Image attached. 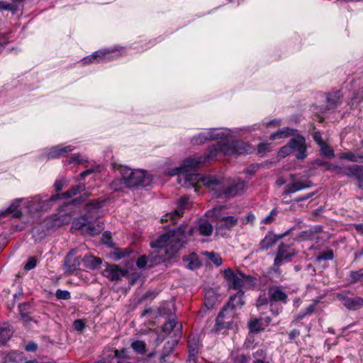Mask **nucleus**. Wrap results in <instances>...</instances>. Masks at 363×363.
Listing matches in <instances>:
<instances>
[{"instance_id": "nucleus-30", "label": "nucleus", "mask_w": 363, "mask_h": 363, "mask_svg": "<svg viewBox=\"0 0 363 363\" xmlns=\"http://www.w3.org/2000/svg\"><path fill=\"white\" fill-rule=\"evenodd\" d=\"M248 328L250 333L257 334L265 330L262 318L251 319L248 323Z\"/></svg>"}, {"instance_id": "nucleus-4", "label": "nucleus", "mask_w": 363, "mask_h": 363, "mask_svg": "<svg viewBox=\"0 0 363 363\" xmlns=\"http://www.w3.org/2000/svg\"><path fill=\"white\" fill-rule=\"evenodd\" d=\"M293 152H296L297 160H303L308 156L306 138L298 132L279 149L278 153L279 156L286 157Z\"/></svg>"}, {"instance_id": "nucleus-10", "label": "nucleus", "mask_w": 363, "mask_h": 363, "mask_svg": "<svg viewBox=\"0 0 363 363\" xmlns=\"http://www.w3.org/2000/svg\"><path fill=\"white\" fill-rule=\"evenodd\" d=\"M214 213V220L217 222L216 233L222 237L227 236V232L231 231L238 223V219L233 216H222L216 213Z\"/></svg>"}, {"instance_id": "nucleus-6", "label": "nucleus", "mask_w": 363, "mask_h": 363, "mask_svg": "<svg viewBox=\"0 0 363 363\" xmlns=\"http://www.w3.org/2000/svg\"><path fill=\"white\" fill-rule=\"evenodd\" d=\"M58 194L48 195H36L28 202L30 211L33 212H47L52 209L60 201Z\"/></svg>"}, {"instance_id": "nucleus-29", "label": "nucleus", "mask_w": 363, "mask_h": 363, "mask_svg": "<svg viewBox=\"0 0 363 363\" xmlns=\"http://www.w3.org/2000/svg\"><path fill=\"white\" fill-rule=\"evenodd\" d=\"M182 260L184 262L186 263V268L189 269L195 270L201 267L199 257L195 252H191L188 255L184 256Z\"/></svg>"}, {"instance_id": "nucleus-2", "label": "nucleus", "mask_w": 363, "mask_h": 363, "mask_svg": "<svg viewBox=\"0 0 363 363\" xmlns=\"http://www.w3.org/2000/svg\"><path fill=\"white\" fill-rule=\"evenodd\" d=\"M102 201L99 199H93L85 204V213L75 218L72 222V227L75 230L84 231L90 235H99L103 230V223L99 222L97 226L91 223L99 217V210L102 208Z\"/></svg>"}, {"instance_id": "nucleus-31", "label": "nucleus", "mask_w": 363, "mask_h": 363, "mask_svg": "<svg viewBox=\"0 0 363 363\" xmlns=\"http://www.w3.org/2000/svg\"><path fill=\"white\" fill-rule=\"evenodd\" d=\"M218 298V294H216L213 289H208L206 291L204 296V305L208 309L213 308Z\"/></svg>"}, {"instance_id": "nucleus-37", "label": "nucleus", "mask_w": 363, "mask_h": 363, "mask_svg": "<svg viewBox=\"0 0 363 363\" xmlns=\"http://www.w3.org/2000/svg\"><path fill=\"white\" fill-rule=\"evenodd\" d=\"M131 250L128 248H120L117 247L113 252L111 256L114 260H120L125 257L130 255Z\"/></svg>"}, {"instance_id": "nucleus-42", "label": "nucleus", "mask_w": 363, "mask_h": 363, "mask_svg": "<svg viewBox=\"0 0 363 363\" xmlns=\"http://www.w3.org/2000/svg\"><path fill=\"white\" fill-rule=\"evenodd\" d=\"M350 284H356L359 281H363V269L357 271H351L350 272Z\"/></svg>"}, {"instance_id": "nucleus-27", "label": "nucleus", "mask_w": 363, "mask_h": 363, "mask_svg": "<svg viewBox=\"0 0 363 363\" xmlns=\"http://www.w3.org/2000/svg\"><path fill=\"white\" fill-rule=\"evenodd\" d=\"M298 132V130L296 128L284 127L281 129H279L277 131L272 133L269 136V140L274 141L277 139L294 137Z\"/></svg>"}, {"instance_id": "nucleus-51", "label": "nucleus", "mask_w": 363, "mask_h": 363, "mask_svg": "<svg viewBox=\"0 0 363 363\" xmlns=\"http://www.w3.org/2000/svg\"><path fill=\"white\" fill-rule=\"evenodd\" d=\"M55 296L57 300H69L71 298V294L67 290L57 289Z\"/></svg>"}, {"instance_id": "nucleus-20", "label": "nucleus", "mask_w": 363, "mask_h": 363, "mask_svg": "<svg viewBox=\"0 0 363 363\" xmlns=\"http://www.w3.org/2000/svg\"><path fill=\"white\" fill-rule=\"evenodd\" d=\"M223 276L228 282V288L234 290H242L243 280L238 277L231 268L224 270Z\"/></svg>"}, {"instance_id": "nucleus-24", "label": "nucleus", "mask_w": 363, "mask_h": 363, "mask_svg": "<svg viewBox=\"0 0 363 363\" xmlns=\"http://www.w3.org/2000/svg\"><path fill=\"white\" fill-rule=\"evenodd\" d=\"M74 150L72 145L64 146L63 145H58L51 147L48 153L49 159H56L61 157H65L68 153Z\"/></svg>"}, {"instance_id": "nucleus-7", "label": "nucleus", "mask_w": 363, "mask_h": 363, "mask_svg": "<svg viewBox=\"0 0 363 363\" xmlns=\"http://www.w3.org/2000/svg\"><path fill=\"white\" fill-rule=\"evenodd\" d=\"M246 188L247 184L245 181H233L229 185L223 186L220 189L216 191L213 196L218 199H229L241 195Z\"/></svg>"}, {"instance_id": "nucleus-5", "label": "nucleus", "mask_w": 363, "mask_h": 363, "mask_svg": "<svg viewBox=\"0 0 363 363\" xmlns=\"http://www.w3.org/2000/svg\"><path fill=\"white\" fill-rule=\"evenodd\" d=\"M297 254L298 250L295 248L294 244L281 242L276 252L273 264L269 269V272L279 276L281 275L280 267L285 262H290Z\"/></svg>"}, {"instance_id": "nucleus-33", "label": "nucleus", "mask_w": 363, "mask_h": 363, "mask_svg": "<svg viewBox=\"0 0 363 363\" xmlns=\"http://www.w3.org/2000/svg\"><path fill=\"white\" fill-rule=\"evenodd\" d=\"M18 203H12L6 210L0 211V218L5 217L11 213L13 214L14 218H20L22 216V212L21 210H18Z\"/></svg>"}, {"instance_id": "nucleus-59", "label": "nucleus", "mask_w": 363, "mask_h": 363, "mask_svg": "<svg viewBox=\"0 0 363 363\" xmlns=\"http://www.w3.org/2000/svg\"><path fill=\"white\" fill-rule=\"evenodd\" d=\"M314 235V231L312 230H304L300 233L298 238L302 240H312Z\"/></svg>"}, {"instance_id": "nucleus-28", "label": "nucleus", "mask_w": 363, "mask_h": 363, "mask_svg": "<svg viewBox=\"0 0 363 363\" xmlns=\"http://www.w3.org/2000/svg\"><path fill=\"white\" fill-rule=\"evenodd\" d=\"M86 189V185L83 182H79L76 185L72 186L67 191L58 194L60 196V199H69L74 196H77L79 194L84 191Z\"/></svg>"}, {"instance_id": "nucleus-54", "label": "nucleus", "mask_w": 363, "mask_h": 363, "mask_svg": "<svg viewBox=\"0 0 363 363\" xmlns=\"http://www.w3.org/2000/svg\"><path fill=\"white\" fill-rule=\"evenodd\" d=\"M74 329L79 333H82L86 328V323L83 319H77L73 322Z\"/></svg>"}, {"instance_id": "nucleus-12", "label": "nucleus", "mask_w": 363, "mask_h": 363, "mask_svg": "<svg viewBox=\"0 0 363 363\" xmlns=\"http://www.w3.org/2000/svg\"><path fill=\"white\" fill-rule=\"evenodd\" d=\"M204 164L203 157L201 155H194L185 159L179 167L175 169L174 174H186L192 171H196Z\"/></svg>"}, {"instance_id": "nucleus-9", "label": "nucleus", "mask_w": 363, "mask_h": 363, "mask_svg": "<svg viewBox=\"0 0 363 363\" xmlns=\"http://www.w3.org/2000/svg\"><path fill=\"white\" fill-rule=\"evenodd\" d=\"M234 315L232 311H227L225 308H221L218 313L215 324L212 328V332L218 334L224 333L225 332L233 328Z\"/></svg>"}, {"instance_id": "nucleus-43", "label": "nucleus", "mask_w": 363, "mask_h": 363, "mask_svg": "<svg viewBox=\"0 0 363 363\" xmlns=\"http://www.w3.org/2000/svg\"><path fill=\"white\" fill-rule=\"evenodd\" d=\"M279 213V210L278 208L276 207V208H274L262 220H261V223H263V224H265V225H269L271 223H272L277 215Z\"/></svg>"}, {"instance_id": "nucleus-63", "label": "nucleus", "mask_w": 363, "mask_h": 363, "mask_svg": "<svg viewBox=\"0 0 363 363\" xmlns=\"http://www.w3.org/2000/svg\"><path fill=\"white\" fill-rule=\"evenodd\" d=\"M250 357L244 354H238L234 358V363H248Z\"/></svg>"}, {"instance_id": "nucleus-3", "label": "nucleus", "mask_w": 363, "mask_h": 363, "mask_svg": "<svg viewBox=\"0 0 363 363\" xmlns=\"http://www.w3.org/2000/svg\"><path fill=\"white\" fill-rule=\"evenodd\" d=\"M118 169L124 184L127 187L145 186L151 182L149 174L145 170L133 169L123 165H120Z\"/></svg>"}, {"instance_id": "nucleus-46", "label": "nucleus", "mask_w": 363, "mask_h": 363, "mask_svg": "<svg viewBox=\"0 0 363 363\" xmlns=\"http://www.w3.org/2000/svg\"><path fill=\"white\" fill-rule=\"evenodd\" d=\"M334 258V253L333 250L330 249L327 251H323L319 253L316 257V260L320 262L321 260H333Z\"/></svg>"}, {"instance_id": "nucleus-49", "label": "nucleus", "mask_w": 363, "mask_h": 363, "mask_svg": "<svg viewBox=\"0 0 363 363\" xmlns=\"http://www.w3.org/2000/svg\"><path fill=\"white\" fill-rule=\"evenodd\" d=\"M177 323L174 320L166 321L162 326V332L169 334L177 326Z\"/></svg>"}, {"instance_id": "nucleus-23", "label": "nucleus", "mask_w": 363, "mask_h": 363, "mask_svg": "<svg viewBox=\"0 0 363 363\" xmlns=\"http://www.w3.org/2000/svg\"><path fill=\"white\" fill-rule=\"evenodd\" d=\"M187 202H188V198H186L185 196L181 197L179 199L178 203L182 208H180L179 209H176V210L172 211L171 213L166 214L164 216V218H162L161 219V221L162 222H164V221L167 222L168 220H170L172 223H174L177 220H178L179 218L182 217L183 214H184L183 206H184L187 203Z\"/></svg>"}, {"instance_id": "nucleus-39", "label": "nucleus", "mask_w": 363, "mask_h": 363, "mask_svg": "<svg viewBox=\"0 0 363 363\" xmlns=\"http://www.w3.org/2000/svg\"><path fill=\"white\" fill-rule=\"evenodd\" d=\"M213 230L212 225L208 221L200 223L198 228L199 234L203 236L211 235L213 233Z\"/></svg>"}, {"instance_id": "nucleus-62", "label": "nucleus", "mask_w": 363, "mask_h": 363, "mask_svg": "<svg viewBox=\"0 0 363 363\" xmlns=\"http://www.w3.org/2000/svg\"><path fill=\"white\" fill-rule=\"evenodd\" d=\"M301 335L299 329L294 328L289 333V340L290 342H293L296 340Z\"/></svg>"}, {"instance_id": "nucleus-21", "label": "nucleus", "mask_w": 363, "mask_h": 363, "mask_svg": "<svg viewBox=\"0 0 363 363\" xmlns=\"http://www.w3.org/2000/svg\"><path fill=\"white\" fill-rule=\"evenodd\" d=\"M268 294L269 303L280 302L283 304H286L288 302V296L286 292L282 290L281 286L270 287Z\"/></svg>"}, {"instance_id": "nucleus-15", "label": "nucleus", "mask_w": 363, "mask_h": 363, "mask_svg": "<svg viewBox=\"0 0 363 363\" xmlns=\"http://www.w3.org/2000/svg\"><path fill=\"white\" fill-rule=\"evenodd\" d=\"M245 304V291L239 290L235 294L230 296L228 302L223 306V308H225L227 311H232L233 315H235V311L237 308H242Z\"/></svg>"}, {"instance_id": "nucleus-45", "label": "nucleus", "mask_w": 363, "mask_h": 363, "mask_svg": "<svg viewBox=\"0 0 363 363\" xmlns=\"http://www.w3.org/2000/svg\"><path fill=\"white\" fill-rule=\"evenodd\" d=\"M19 314L33 313L34 312L33 306L29 302H23L18 305Z\"/></svg>"}, {"instance_id": "nucleus-38", "label": "nucleus", "mask_w": 363, "mask_h": 363, "mask_svg": "<svg viewBox=\"0 0 363 363\" xmlns=\"http://www.w3.org/2000/svg\"><path fill=\"white\" fill-rule=\"evenodd\" d=\"M91 195V194L89 191H83L78 197L73 199L70 202L67 203L66 205L79 206L85 203Z\"/></svg>"}, {"instance_id": "nucleus-25", "label": "nucleus", "mask_w": 363, "mask_h": 363, "mask_svg": "<svg viewBox=\"0 0 363 363\" xmlns=\"http://www.w3.org/2000/svg\"><path fill=\"white\" fill-rule=\"evenodd\" d=\"M223 145L224 142H218L208 146L203 155H201V157H203L204 163L216 157L219 152H222L225 155V151L223 148Z\"/></svg>"}, {"instance_id": "nucleus-8", "label": "nucleus", "mask_w": 363, "mask_h": 363, "mask_svg": "<svg viewBox=\"0 0 363 363\" xmlns=\"http://www.w3.org/2000/svg\"><path fill=\"white\" fill-rule=\"evenodd\" d=\"M223 150L225 155L238 156L243 154H250L255 149L248 143L241 140H233L230 142H224Z\"/></svg>"}, {"instance_id": "nucleus-47", "label": "nucleus", "mask_w": 363, "mask_h": 363, "mask_svg": "<svg viewBox=\"0 0 363 363\" xmlns=\"http://www.w3.org/2000/svg\"><path fill=\"white\" fill-rule=\"evenodd\" d=\"M238 274L242 278L243 282H247L250 286H255L257 284V278L252 275H247L240 270H238Z\"/></svg>"}, {"instance_id": "nucleus-44", "label": "nucleus", "mask_w": 363, "mask_h": 363, "mask_svg": "<svg viewBox=\"0 0 363 363\" xmlns=\"http://www.w3.org/2000/svg\"><path fill=\"white\" fill-rule=\"evenodd\" d=\"M205 255L216 266L219 267L222 264L223 259L218 253L214 252H206Z\"/></svg>"}, {"instance_id": "nucleus-34", "label": "nucleus", "mask_w": 363, "mask_h": 363, "mask_svg": "<svg viewBox=\"0 0 363 363\" xmlns=\"http://www.w3.org/2000/svg\"><path fill=\"white\" fill-rule=\"evenodd\" d=\"M340 159L347 160L352 162H363V152L361 154L356 155L353 152L348 151L342 152L340 156Z\"/></svg>"}, {"instance_id": "nucleus-61", "label": "nucleus", "mask_w": 363, "mask_h": 363, "mask_svg": "<svg viewBox=\"0 0 363 363\" xmlns=\"http://www.w3.org/2000/svg\"><path fill=\"white\" fill-rule=\"evenodd\" d=\"M313 139L318 146H320L325 143L322 138L321 133L319 130L315 131L313 133Z\"/></svg>"}, {"instance_id": "nucleus-22", "label": "nucleus", "mask_w": 363, "mask_h": 363, "mask_svg": "<svg viewBox=\"0 0 363 363\" xmlns=\"http://www.w3.org/2000/svg\"><path fill=\"white\" fill-rule=\"evenodd\" d=\"M313 186V183L311 180L298 181L287 184L284 190L283 195H288L296 191L309 189Z\"/></svg>"}, {"instance_id": "nucleus-50", "label": "nucleus", "mask_w": 363, "mask_h": 363, "mask_svg": "<svg viewBox=\"0 0 363 363\" xmlns=\"http://www.w3.org/2000/svg\"><path fill=\"white\" fill-rule=\"evenodd\" d=\"M327 101L331 106V108H335L337 104H340V96L337 93L329 94L327 96Z\"/></svg>"}, {"instance_id": "nucleus-41", "label": "nucleus", "mask_w": 363, "mask_h": 363, "mask_svg": "<svg viewBox=\"0 0 363 363\" xmlns=\"http://www.w3.org/2000/svg\"><path fill=\"white\" fill-rule=\"evenodd\" d=\"M132 349L140 354H144L146 352V344L143 340H135L131 343Z\"/></svg>"}, {"instance_id": "nucleus-55", "label": "nucleus", "mask_w": 363, "mask_h": 363, "mask_svg": "<svg viewBox=\"0 0 363 363\" xmlns=\"http://www.w3.org/2000/svg\"><path fill=\"white\" fill-rule=\"evenodd\" d=\"M17 9L18 8L16 6L9 4L6 1H0V11H11L15 12L17 11Z\"/></svg>"}, {"instance_id": "nucleus-53", "label": "nucleus", "mask_w": 363, "mask_h": 363, "mask_svg": "<svg viewBox=\"0 0 363 363\" xmlns=\"http://www.w3.org/2000/svg\"><path fill=\"white\" fill-rule=\"evenodd\" d=\"M38 259L36 257H28L26 263L24 265V269L26 271H30L33 269H34L37 266Z\"/></svg>"}, {"instance_id": "nucleus-56", "label": "nucleus", "mask_w": 363, "mask_h": 363, "mask_svg": "<svg viewBox=\"0 0 363 363\" xmlns=\"http://www.w3.org/2000/svg\"><path fill=\"white\" fill-rule=\"evenodd\" d=\"M269 306H270V311L275 316L279 315L282 312L283 307L281 306H280L279 304H278L277 302L269 303Z\"/></svg>"}, {"instance_id": "nucleus-14", "label": "nucleus", "mask_w": 363, "mask_h": 363, "mask_svg": "<svg viewBox=\"0 0 363 363\" xmlns=\"http://www.w3.org/2000/svg\"><path fill=\"white\" fill-rule=\"evenodd\" d=\"M106 268L104 271V275L110 281H118L122 277H127L128 272L126 269H122L118 265L115 264L105 263Z\"/></svg>"}, {"instance_id": "nucleus-48", "label": "nucleus", "mask_w": 363, "mask_h": 363, "mask_svg": "<svg viewBox=\"0 0 363 363\" xmlns=\"http://www.w3.org/2000/svg\"><path fill=\"white\" fill-rule=\"evenodd\" d=\"M357 174L354 175V178L357 181V186L363 190V166L357 164Z\"/></svg>"}, {"instance_id": "nucleus-40", "label": "nucleus", "mask_w": 363, "mask_h": 363, "mask_svg": "<svg viewBox=\"0 0 363 363\" xmlns=\"http://www.w3.org/2000/svg\"><path fill=\"white\" fill-rule=\"evenodd\" d=\"M320 147V154L321 156L328 157V158H333L335 157L334 150L332 147L325 143L323 145L319 146Z\"/></svg>"}, {"instance_id": "nucleus-26", "label": "nucleus", "mask_w": 363, "mask_h": 363, "mask_svg": "<svg viewBox=\"0 0 363 363\" xmlns=\"http://www.w3.org/2000/svg\"><path fill=\"white\" fill-rule=\"evenodd\" d=\"M84 267L90 270H96L101 268L102 259L100 257L86 254L82 259Z\"/></svg>"}, {"instance_id": "nucleus-1", "label": "nucleus", "mask_w": 363, "mask_h": 363, "mask_svg": "<svg viewBox=\"0 0 363 363\" xmlns=\"http://www.w3.org/2000/svg\"><path fill=\"white\" fill-rule=\"evenodd\" d=\"M193 231L192 227L189 228L188 225L182 224L151 241L150 247L157 250L148 256V268L168 261L174 257L179 250L187 243Z\"/></svg>"}, {"instance_id": "nucleus-52", "label": "nucleus", "mask_w": 363, "mask_h": 363, "mask_svg": "<svg viewBox=\"0 0 363 363\" xmlns=\"http://www.w3.org/2000/svg\"><path fill=\"white\" fill-rule=\"evenodd\" d=\"M177 344H178V340H177L168 341L164 346L163 354L168 355L169 352H172V350L177 345Z\"/></svg>"}, {"instance_id": "nucleus-60", "label": "nucleus", "mask_w": 363, "mask_h": 363, "mask_svg": "<svg viewBox=\"0 0 363 363\" xmlns=\"http://www.w3.org/2000/svg\"><path fill=\"white\" fill-rule=\"evenodd\" d=\"M65 183H66L65 180H64V179L55 180L53 186H54L56 194H60L59 192L62 190V189L64 188V186L65 185Z\"/></svg>"}, {"instance_id": "nucleus-58", "label": "nucleus", "mask_w": 363, "mask_h": 363, "mask_svg": "<svg viewBox=\"0 0 363 363\" xmlns=\"http://www.w3.org/2000/svg\"><path fill=\"white\" fill-rule=\"evenodd\" d=\"M149 264V257H147L145 255L139 257L136 261V265L138 268H144L146 266L148 267Z\"/></svg>"}, {"instance_id": "nucleus-35", "label": "nucleus", "mask_w": 363, "mask_h": 363, "mask_svg": "<svg viewBox=\"0 0 363 363\" xmlns=\"http://www.w3.org/2000/svg\"><path fill=\"white\" fill-rule=\"evenodd\" d=\"M357 164L350 165L348 167H341L338 165L336 174L348 177H353L357 174Z\"/></svg>"}, {"instance_id": "nucleus-17", "label": "nucleus", "mask_w": 363, "mask_h": 363, "mask_svg": "<svg viewBox=\"0 0 363 363\" xmlns=\"http://www.w3.org/2000/svg\"><path fill=\"white\" fill-rule=\"evenodd\" d=\"M337 299L350 311H357L363 307V298L360 296L349 297L343 294H337Z\"/></svg>"}, {"instance_id": "nucleus-19", "label": "nucleus", "mask_w": 363, "mask_h": 363, "mask_svg": "<svg viewBox=\"0 0 363 363\" xmlns=\"http://www.w3.org/2000/svg\"><path fill=\"white\" fill-rule=\"evenodd\" d=\"M110 51L108 50H99L91 55H89L82 60L84 65H88L91 63H100L109 60L108 55Z\"/></svg>"}, {"instance_id": "nucleus-18", "label": "nucleus", "mask_w": 363, "mask_h": 363, "mask_svg": "<svg viewBox=\"0 0 363 363\" xmlns=\"http://www.w3.org/2000/svg\"><path fill=\"white\" fill-rule=\"evenodd\" d=\"M222 138V134L216 133L214 129H210L206 132H202L194 135L191 138V143L194 145H201L207 141L218 140Z\"/></svg>"}, {"instance_id": "nucleus-13", "label": "nucleus", "mask_w": 363, "mask_h": 363, "mask_svg": "<svg viewBox=\"0 0 363 363\" xmlns=\"http://www.w3.org/2000/svg\"><path fill=\"white\" fill-rule=\"evenodd\" d=\"M290 230L284 233L276 235L272 231H268L264 238L262 239L258 245L257 252H265L272 248L278 242L279 240L284 238L288 235Z\"/></svg>"}, {"instance_id": "nucleus-36", "label": "nucleus", "mask_w": 363, "mask_h": 363, "mask_svg": "<svg viewBox=\"0 0 363 363\" xmlns=\"http://www.w3.org/2000/svg\"><path fill=\"white\" fill-rule=\"evenodd\" d=\"M201 181L205 186L211 189H214L215 187L220 184L217 178L211 175L203 177Z\"/></svg>"}, {"instance_id": "nucleus-57", "label": "nucleus", "mask_w": 363, "mask_h": 363, "mask_svg": "<svg viewBox=\"0 0 363 363\" xmlns=\"http://www.w3.org/2000/svg\"><path fill=\"white\" fill-rule=\"evenodd\" d=\"M270 144L268 143H260L257 145V154H265L271 151Z\"/></svg>"}, {"instance_id": "nucleus-11", "label": "nucleus", "mask_w": 363, "mask_h": 363, "mask_svg": "<svg viewBox=\"0 0 363 363\" xmlns=\"http://www.w3.org/2000/svg\"><path fill=\"white\" fill-rule=\"evenodd\" d=\"M77 249H72L64 258V269L67 275L74 274L80 270V265L82 263L80 256H77Z\"/></svg>"}, {"instance_id": "nucleus-64", "label": "nucleus", "mask_w": 363, "mask_h": 363, "mask_svg": "<svg viewBox=\"0 0 363 363\" xmlns=\"http://www.w3.org/2000/svg\"><path fill=\"white\" fill-rule=\"evenodd\" d=\"M307 315H308L306 314L304 310L300 311L299 313L295 315V318L294 320L291 321V324L296 325L299 320L303 319Z\"/></svg>"}, {"instance_id": "nucleus-32", "label": "nucleus", "mask_w": 363, "mask_h": 363, "mask_svg": "<svg viewBox=\"0 0 363 363\" xmlns=\"http://www.w3.org/2000/svg\"><path fill=\"white\" fill-rule=\"evenodd\" d=\"M13 332L6 324H0V346L4 345L11 337Z\"/></svg>"}, {"instance_id": "nucleus-16", "label": "nucleus", "mask_w": 363, "mask_h": 363, "mask_svg": "<svg viewBox=\"0 0 363 363\" xmlns=\"http://www.w3.org/2000/svg\"><path fill=\"white\" fill-rule=\"evenodd\" d=\"M188 354L199 357L203 350V343L197 334L191 333L187 337Z\"/></svg>"}]
</instances>
